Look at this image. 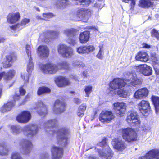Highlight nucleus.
<instances>
[{
  "mask_svg": "<svg viewBox=\"0 0 159 159\" xmlns=\"http://www.w3.org/2000/svg\"><path fill=\"white\" fill-rule=\"evenodd\" d=\"M11 132L14 135H16L22 132L26 136L32 137L36 134L38 131V128L36 125H27L22 127L16 125H13L11 127Z\"/></svg>",
  "mask_w": 159,
  "mask_h": 159,
  "instance_id": "nucleus-1",
  "label": "nucleus"
},
{
  "mask_svg": "<svg viewBox=\"0 0 159 159\" xmlns=\"http://www.w3.org/2000/svg\"><path fill=\"white\" fill-rule=\"evenodd\" d=\"M107 139L104 138L95 148V151L98 152L102 159H111L113 155L112 151L107 143Z\"/></svg>",
  "mask_w": 159,
  "mask_h": 159,
  "instance_id": "nucleus-2",
  "label": "nucleus"
},
{
  "mask_svg": "<svg viewBox=\"0 0 159 159\" xmlns=\"http://www.w3.org/2000/svg\"><path fill=\"white\" fill-rule=\"evenodd\" d=\"M57 141L58 144L66 146L70 135L69 129L66 127L61 128L57 133Z\"/></svg>",
  "mask_w": 159,
  "mask_h": 159,
  "instance_id": "nucleus-3",
  "label": "nucleus"
},
{
  "mask_svg": "<svg viewBox=\"0 0 159 159\" xmlns=\"http://www.w3.org/2000/svg\"><path fill=\"white\" fill-rule=\"evenodd\" d=\"M125 79L122 80L118 78L114 79L110 82L109 84L110 88L107 90V93L112 94L114 93V90L121 88L126 85L127 83L125 81Z\"/></svg>",
  "mask_w": 159,
  "mask_h": 159,
  "instance_id": "nucleus-4",
  "label": "nucleus"
},
{
  "mask_svg": "<svg viewBox=\"0 0 159 159\" xmlns=\"http://www.w3.org/2000/svg\"><path fill=\"white\" fill-rule=\"evenodd\" d=\"M125 82H127L126 85L130 87L131 86L137 87L139 86L141 84L142 79L141 78H138L135 73H129L127 75V77L124 79Z\"/></svg>",
  "mask_w": 159,
  "mask_h": 159,
  "instance_id": "nucleus-5",
  "label": "nucleus"
},
{
  "mask_svg": "<svg viewBox=\"0 0 159 159\" xmlns=\"http://www.w3.org/2000/svg\"><path fill=\"white\" fill-rule=\"evenodd\" d=\"M91 15V12L89 10L80 8L77 11L75 18L77 21L82 20L83 21L86 22Z\"/></svg>",
  "mask_w": 159,
  "mask_h": 159,
  "instance_id": "nucleus-6",
  "label": "nucleus"
},
{
  "mask_svg": "<svg viewBox=\"0 0 159 159\" xmlns=\"http://www.w3.org/2000/svg\"><path fill=\"white\" fill-rule=\"evenodd\" d=\"M123 138L128 142L134 141L137 139V134L131 128H126L123 129L122 131Z\"/></svg>",
  "mask_w": 159,
  "mask_h": 159,
  "instance_id": "nucleus-7",
  "label": "nucleus"
},
{
  "mask_svg": "<svg viewBox=\"0 0 159 159\" xmlns=\"http://www.w3.org/2000/svg\"><path fill=\"white\" fill-rule=\"evenodd\" d=\"M126 121L128 123L133 126H137L140 123L139 116L135 111H129L128 113Z\"/></svg>",
  "mask_w": 159,
  "mask_h": 159,
  "instance_id": "nucleus-8",
  "label": "nucleus"
},
{
  "mask_svg": "<svg viewBox=\"0 0 159 159\" xmlns=\"http://www.w3.org/2000/svg\"><path fill=\"white\" fill-rule=\"evenodd\" d=\"M17 59L16 56L13 52H10L5 57L2 64L3 68H8L11 67L15 61Z\"/></svg>",
  "mask_w": 159,
  "mask_h": 159,
  "instance_id": "nucleus-9",
  "label": "nucleus"
},
{
  "mask_svg": "<svg viewBox=\"0 0 159 159\" xmlns=\"http://www.w3.org/2000/svg\"><path fill=\"white\" fill-rule=\"evenodd\" d=\"M58 120L56 119L50 120L46 121L42 124L43 125H41V128H43L45 130L49 132L50 134H54L55 131L53 129L57 125Z\"/></svg>",
  "mask_w": 159,
  "mask_h": 159,
  "instance_id": "nucleus-10",
  "label": "nucleus"
},
{
  "mask_svg": "<svg viewBox=\"0 0 159 159\" xmlns=\"http://www.w3.org/2000/svg\"><path fill=\"white\" fill-rule=\"evenodd\" d=\"M57 50L58 53L61 54L64 57H69L71 56L72 54V49L70 47L65 44H59Z\"/></svg>",
  "mask_w": 159,
  "mask_h": 159,
  "instance_id": "nucleus-11",
  "label": "nucleus"
},
{
  "mask_svg": "<svg viewBox=\"0 0 159 159\" xmlns=\"http://www.w3.org/2000/svg\"><path fill=\"white\" fill-rule=\"evenodd\" d=\"M21 146L20 151L24 154L30 153L32 150V145L31 141L27 140H22L20 144Z\"/></svg>",
  "mask_w": 159,
  "mask_h": 159,
  "instance_id": "nucleus-12",
  "label": "nucleus"
},
{
  "mask_svg": "<svg viewBox=\"0 0 159 159\" xmlns=\"http://www.w3.org/2000/svg\"><path fill=\"white\" fill-rule=\"evenodd\" d=\"M138 106L139 111L145 116H147L150 111V104L148 101L142 100L139 103Z\"/></svg>",
  "mask_w": 159,
  "mask_h": 159,
  "instance_id": "nucleus-13",
  "label": "nucleus"
},
{
  "mask_svg": "<svg viewBox=\"0 0 159 159\" xmlns=\"http://www.w3.org/2000/svg\"><path fill=\"white\" fill-rule=\"evenodd\" d=\"M114 118V116L111 111H102L100 114L99 119L102 122H109Z\"/></svg>",
  "mask_w": 159,
  "mask_h": 159,
  "instance_id": "nucleus-14",
  "label": "nucleus"
},
{
  "mask_svg": "<svg viewBox=\"0 0 159 159\" xmlns=\"http://www.w3.org/2000/svg\"><path fill=\"white\" fill-rule=\"evenodd\" d=\"M52 157L53 159H61L62 156L63 150L61 148L53 145L51 149Z\"/></svg>",
  "mask_w": 159,
  "mask_h": 159,
  "instance_id": "nucleus-15",
  "label": "nucleus"
},
{
  "mask_svg": "<svg viewBox=\"0 0 159 159\" xmlns=\"http://www.w3.org/2000/svg\"><path fill=\"white\" fill-rule=\"evenodd\" d=\"M113 108L117 116H121L125 114L126 110V105L123 102H117L114 103Z\"/></svg>",
  "mask_w": 159,
  "mask_h": 159,
  "instance_id": "nucleus-16",
  "label": "nucleus"
},
{
  "mask_svg": "<svg viewBox=\"0 0 159 159\" xmlns=\"http://www.w3.org/2000/svg\"><path fill=\"white\" fill-rule=\"evenodd\" d=\"M7 21L10 24H13L19 21L20 19L19 12L9 13L7 16Z\"/></svg>",
  "mask_w": 159,
  "mask_h": 159,
  "instance_id": "nucleus-17",
  "label": "nucleus"
},
{
  "mask_svg": "<svg viewBox=\"0 0 159 159\" xmlns=\"http://www.w3.org/2000/svg\"><path fill=\"white\" fill-rule=\"evenodd\" d=\"M31 118L30 113L27 111H24L18 115L16 117V120L19 122L25 123L29 121Z\"/></svg>",
  "mask_w": 159,
  "mask_h": 159,
  "instance_id": "nucleus-18",
  "label": "nucleus"
},
{
  "mask_svg": "<svg viewBox=\"0 0 159 159\" xmlns=\"http://www.w3.org/2000/svg\"><path fill=\"white\" fill-rule=\"evenodd\" d=\"M65 110V104L64 102L59 100H56L53 109L54 112L56 114H59L63 112Z\"/></svg>",
  "mask_w": 159,
  "mask_h": 159,
  "instance_id": "nucleus-19",
  "label": "nucleus"
},
{
  "mask_svg": "<svg viewBox=\"0 0 159 159\" xmlns=\"http://www.w3.org/2000/svg\"><path fill=\"white\" fill-rule=\"evenodd\" d=\"M148 93V89L146 88H143L137 90L134 94V97L137 99L144 98L147 96Z\"/></svg>",
  "mask_w": 159,
  "mask_h": 159,
  "instance_id": "nucleus-20",
  "label": "nucleus"
},
{
  "mask_svg": "<svg viewBox=\"0 0 159 159\" xmlns=\"http://www.w3.org/2000/svg\"><path fill=\"white\" fill-rule=\"evenodd\" d=\"M135 58L136 60L143 62H147L149 59L148 53L144 50L138 52L135 56Z\"/></svg>",
  "mask_w": 159,
  "mask_h": 159,
  "instance_id": "nucleus-21",
  "label": "nucleus"
},
{
  "mask_svg": "<svg viewBox=\"0 0 159 159\" xmlns=\"http://www.w3.org/2000/svg\"><path fill=\"white\" fill-rule=\"evenodd\" d=\"M157 1L159 0H140L139 2L138 5L143 8L149 9L154 6L153 1Z\"/></svg>",
  "mask_w": 159,
  "mask_h": 159,
  "instance_id": "nucleus-22",
  "label": "nucleus"
},
{
  "mask_svg": "<svg viewBox=\"0 0 159 159\" xmlns=\"http://www.w3.org/2000/svg\"><path fill=\"white\" fill-rule=\"evenodd\" d=\"M55 82L59 87H62L70 85V83L69 80L64 77L59 76L55 80Z\"/></svg>",
  "mask_w": 159,
  "mask_h": 159,
  "instance_id": "nucleus-23",
  "label": "nucleus"
},
{
  "mask_svg": "<svg viewBox=\"0 0 159 159\" xmlns=\"http://www.w3.org/2000/svg\"><path fill=\"white\" fill-rule=\"evenodd\" d=\"M37 53L44 57H48L49 54V50L47 46L40 45L37 48Z\"/></svg>",
  "mask_w": 159,
  "mask_h": 159,
  "instance_id": "nucleus-24",
  "label": "nucleus"
},
{
  "mask_svg": "<svg viewBox=\"0 0 159 159\" xmlns=\"http://www.w3.org/2000/svg\"><path fill=\"white\" fill-rule=\"evenodd\" d=\"M114 148L119 150H122L125 149V146L124 143L120 139H115L112 143Z\"/></svg>",
  "mask_w": 159,
  "mask_h": 159,
  "instance_id": "nucleus-25",
  "label": "nucleus"
},
{
  "mask_svg": "<svg viewBox=\"0 0 159 159\" xmlns=\"http://www.w3.org/2000/svg\"><path fill=\"white\" fill-rule=\"evenodd\" d=\"M90 32L89 31H84L81 32L79 36V40L80 43H86L89 40L90 38Z\"/></svg>",
  "mask_w": 159,
  "mask_h": 159,
  "instance_id": "nucleus-26",
  "label": "nucleus"
},
{
  "mask_svg": "<svg viewBox=\"0 0 159 159\" xmlns=\"http://www.w3.org/2000/svg\"><path fill=\"white\" fill-rule=\"evenodd\" d=\"M131 92V89L128 85L123 89H120L118 92V95L120 97L126 98L127 96L130 95Z\"/></svg>",
  "mask_w": 159,
  "mask_h": 159,
  "instance_id": "nucleus-27",
  "label": "nucleus"
},
{
  "mask_svg": "<svg viewBox=\"0 0 159 159\" xmlns=\"http://www.w3.org/2000/svg\"><path fill=\"white\" fill-rule=\"evenodd\" d=\"M37 108H40L39 110L38 111V114L42 117H44L47 114V110L46 107L41 102H39Z\"/></svg>",
  "mask_w": 159,
  "mask_h": 159,
  "instance_id": "nucleus-28",
  "label": "nucleus"
},
{
  "mask_svg": "<svg viewBox=\"0 0 159 159\" xmlns=\"http://www.w3.org/2000/svg\"><path fill=\"white\" fill-rule=\"evenodd\" d=\"M14 101H11L5 104L0 109V111L2 113L11 110L15 106Z\"/></svg>",
  "mask_w": 159,
  "mask_h": 159,
  "instance_id": "nucleus-29",
  "label": "nucleus"
},
{
  "mask_svg": "<svg viewBox=\"0 0 159 159\" xmlns=\"http://www.w3.org/2000/svg\"><path fill=\"white\" fill-rule=\"evenodd\" d=\"M147 156H149L150 159H159V149L154 148L150 150Z\"/></svg>",
  "mask_w": 159,
  "mask_h": 159,
  "instance_id": "nucleus-30",
  "label": "nucleus"
},
{
  "mask_svg": "<svg viewBox=\"0 0 159 159\" xmlns=\"http://www.w3.org/2000/svg\"><path fill=\"white\" fill-rule=\"evenodd\" d=\"M39 67L41 70H56L57 66L51 63H48L45 64L40 63L39 65Z\"/></svg>",
  "mask_w": 159,
  "mask_h": 159,
  "instance_id": "nucleus-31",
  "label": "nucleus"
},
{
  "mask_svg": "<svg viewBox=\"0 0 159 159\" xmlns=\"http://www.w3.org/2000/svg\"><path fill=\"white\" fill-rule=\"evenodd\" d=\"M9 150V149L4 143L0 142V155L2 156L6 155Z\"/></svg>",
  "mask_w": 159,
  "mask_h": 159,
  "instance_id": "nucleus-32",
  "label": "nucleus"
},
{
  "mask_svg": "<svg viewBox=\"0 0 159 159\" xmlns=\"http://www.w3.org/2000/svg\"><path fill=\"white\" fill-rule=\"evenodd\" d=\"M152 100L155 107L156 112L158 113L159 111V97L152 96Z\"/></svg>",
  "mask_w": 159,
  "mask_h": 159,
  "instance_id": "nucleus-33",
  "label": "nucleus"
},
{
  "mask_svg": "<svg viewBox=\"0 0 159 159\" xmlns=\"http://www.w3.org/2000/svg\"><path fill=\"white\" fill-rule=\"evenodd\" d=\"M131 68L135 70H152L151 68L146 64H140L138 65H133Z\"/></svg>",
  "mask_w": 159,
  "mask_h": 159,
  "instance_id": "nucleus-34",
  "label": "nucleus"
},
{
  "mask_svg": "<svg viewBox=\"0 0 159 159\" xmlns=\"http://www.w3.org/2000/svg\"><path fill=\"white\" fill-rule=\"evenodd\" d=\"M86 107V104L84 103L82 104L80 106L77 111V115L79 117H82L83 116Z\"/></svg>",
  "mask_w": 159,
  "mask_h": 159,
  "instance_id": "nucleus-35",
  "label": "nucleus"
},
{
  "mask_svg": "<svg viewBox=\"0 0 159 159\" xmlns=\"http://www.w3.org/2000/svg\"><path fill=\"white\" fill-rule=\"evenodd\" d=\"M31 73V70H24L23 72H22L21 77L24 80V82L26 83L28 82L29 75Z\"/></svg>",
  "mask_w": 159,
  "mask_h": 159,
  "instance_id": "nucleus-36",
  "label": "nucleus"
},
{
  "mask_svg": "<svg viewBox=\"0 0 159 159\" xmlns=\"http://www.w3.org/2000/svg\"><path fill=\"white\" fill-rule=\"evenodd\" d=\"M51 91L50 89L47 87L43 86L39 88L37 91V94L40 95L46 93H49Z\"/></svg>",
  "mask_w": 159,
  "mask_h": 159,
  "instance_id": "nucleus-37",
  "label": "nucleus"
},
{
  "mask_svg": "<svg viewBox=\"0 0 159 159\" xmlns=\"http://www.w3.org/2000/svg\"><path fill=\"white\" fill-rule=\"evenodd\" d=\"M84 91L86 94L85 96L89 97L92 92V87L91 85H88L84 87Z\"/></svg>",
  "mask_w": 159,
  "mask_h": 159,
  "instance_id": "nucleus-38",
  "label": "nucleus"
},
{
  "mask_svg": "<svg viewBox=\"0 0 159 159\" xmlns=\"http://www.w3.org/2000/svg\"><path fill=\"white\" fill-rule=\"evenodd\" d=\"M85 53H88L93 52L95 50V47L93 45H84Z\"/></svg>",
  "mask_w": 159,
  "mask_h": 159,
  "instance_id": "nucleus-39",
  "label": "nucleus"
},
{
  "mask_svg": "<svg viewBox=\"0 0 159 159\" xmlns=\"http://www.w3.org/2000/svg\"><path fill=\"white\" fill-rule=\"evenodd\" d=\"M73 66L76 67H84L85 66V65L82 61H76L74 62L72 64Z\"/></svg>",
  "mask_w": 159,
  "mask_h": 159,
  "instance_id": "nucleus-40",
  "label": "nucleus"
},
{
  "mask_svg": "<svg viewBox=\"0 0 159 159\" xmlns=\"http://www.w3.org/2000/svg\"><path fill=\"white\" fill-rule=\"evenodd\" d=\"M77 32V30L72 28L67 30L66 32V33L67 35L69 36H75Z\"/></svg>",
  "mask_w": 159,
  "mask_h": 159,
  "instance_id": "nucleus-41",
  "label": "nucleus"
},
{
  "mask_svg": "<svg viewBox=\"0 0 159 159\" xmlns=\"http://www.w3.org/2000/svg\"><path fill=\"white\" fill-rule=\"evenodd\" d=\"M59 66L61 68L65 70H68L69 67V64L65 61H63L59 64Z\"/></svg>",
  "mask_w": 159,
  "mask_h": 159,
  "instance_id": "nucleus-42",
  "label": "nucleus"
},
{
  "mask_svg": "<svg viewBox=\"0 0 159 159\" xmlns=\"http://www.w3.org/2000/svg\"><path fill=\"white\" fill-rule=\"evenodd\" d=\"M123 2L125 3H129V1L131 2L130 6L131 9H133L134 7L137 0H121Z\"/></svg>",
  "mask_w": 159,
  "mask_h": 159,
  "instance_id": "nucleus-43",
  "label": "nucleus"
},
{
  "mask_svg": "<svg viewBox=\"0 0 159 159\" xmlns=\"http://www.w3.org/2000/svg\"><path fill=\"white\" fill-rule=\"evenodd\" d=\"M151 36L156 38L157 40H159V33L155 29H153L151 31Z\"/></svg>",
  "mask_w": 159,
  "mask_h": 159,
  "instance_id": "nucleus-44",
  "label": "nucleus"
},
{
  "mask_svg": "<svg viewBox=\"0 0 159 159\" xmlns=\"http://www.w3.org/2000/svg\"><path fill=\"white\" fill-rule=\"evenodd\" d=\"M30 21V20L29 19L24 18L21 20L20 23H19L20 27H22L23 26L25 25L27 23H28ZM22 27H21L20 29H22Z\"/></svg>",
  "mask_w": 159,
  "mask_h": 159,
  "instance_id": "nucleus-45",
  "label": "nucleus"
},
{
  "mask_svg": "<svg viewBox=\"0 0 159 159\" xmlns=\"http://www.w3.org/2000/svg\"><path fill=\"white\" fill-rule=\"evenodd\" d=\"M76 51L80 54L85 53L84 45L77 48H76Z\"/></svg>",
  "mask_w": 159,
  "mask_h": 159,
  "instance_id": "nucleus-46",
  "label": "nucleus"
},
{
  "mask_svg": "<svg viewBox=\"0 0 159 159\" xmlns=\"http://www.w3.org/2000/svg\"><path fill=\"white\" fill-rule=\"evenodd\" d=\"M151 58L152 60L154 62H156L158 60L157 54L154 52L151 54Z\"/></svg>",
  "mask_w": 159,
  "mask_h": 159,
  "instance_id": "nucleus-47",
  "label": "nucleus"
},
{
  "mask_svg": "<svg viewBox=\"0 0 159 159\" xmlns=\"http://www.w3.org/2000/svg\"><path fill=\"white\" fill-rule=\"evenodd\" d=\"M140 72L145 76H149L152 74V70H140Z\"/></svg>",
  "mask_w": 159,
  "mask_h": 159,
  "instance_id": "nucleus-48",
  "label": "nucleus"
},
{
  "mask_svg": "<svg viewBox=\"0 0 159 159\" xmlns=\"http://www.w3.org/2000/svg\"><path fill=\"white\" fill-rule=\"evenodd\" d=\"M11 159H22L20 155L17 152H13L11 156Z\"/></svg>",
  "mask_w": 159,
  "mask_h": 159,
  "instance_id": "nucleus-49",
  "label": "nucleus"
},
{
  "mask_svg": "<svg viewBox=\"0 0 159 159\" xmlns=\"http://www.w3.org/2000/svg\"><path fill=\"white\" fill-rule=\"evenodd\" d=\"M43 16L44 18V19L46 20L48 19H49L53 17L54 15L52 13H43Z\"/></svg>",
  "mask_w": 159,
  "mask_h": 159,
  "instance_id": "nucleus-50",
  "label": "nucleus"
},
{
  "mask_svg": "<svg viewBox=\"0 0 159 159\" xmlns=\"http://www.w3.org/2000/svg\"><path fill=\"white\" fill-rule=\"evenodd\" d=\"M42 73L44 74H53L56 73V70H42Z\"/></svg>",
  "mask_w": 159,
  "mask_h": 159,
  "instance_id": "nucleus-51",
  "label": "nucleus"
},
{
  "mask_svg": "<svg viewBox=\"0 0 159 159\" xmlns=\"http://www.w3.org/2000/svg\"><path fill=\"white\" fill-rule=\"evenodd\" d=\"M34 68V65L33 62L29 61L27 65V70H33Z\"/></svg>",
  "mask_w": 159,
  "mask_h": 159,
  "instance_id": "nucleus-52",
  "label": "nucleus"
},
{
  "mask_svg": "<svg viewBox=\"0 0 159 159\" xmlns=\"http://www.w3.org/2000/svg\"><path fill=\"white\" fill-rule=\"evenodd\" d=\"M143 129L145 132H149L151 129L150 126L148 125H144L143 127Z\"/></svg>",
  "mask_w": 159,
  "mask_h": 159,
  "instance_id": "nucleus-53",
  "label": "nucleus"
},
{
  "mask_svg": "<svg viewBox=\"0 0 159 159\" xmlns=\"http://www.w3.org/2000/svg\"><path fill=\"white\" fill-rule=\"evenodd\" d=\"M68 42L70 45H74L75 43V40L74 39L69 38L68 39Z\"/></svg>",
  "mask_w": 159,
  "mask_h": 159,
  "instance_id": "nucleus-54",
  "label": "nucleus"
},
{
  "mask_svg": "<svg viewBox=\"0 0 159 159\" xmlns=\"http://www.w3.org/2000/svg\"><path fill=\"white\" fill-rule=\"evenodd\" d=\"M10 27L12 30H16L17 28H20V26L18 23L17 24L12 25L10 26Z\"/></svg>",
  "mask_w": 159,
  "mask_h": 159,
  "instance_id": "nucleus-55",
  "label": "nucleus"
},
{
  "mask_svg": "<svg viewBox=\"0 0 159 159\" xmlns=\"http://www.w3.org/2000/svg\"><path fill=\"white\" fill-rule=\"evenodd\" d=\"M142 48H145L149 49L151 48V46L150 45L148 44L145 43H143L142 44Z\"/></svg>",
  "mask_w": 159,
  "mask_h": 159,
  "instance_id": "nucleus-56",
  "label": "nucleus"
},
{
  "mask_svg": "<svg viewBox=\"0 0 159 159\" xmlns=\"http://www.w3.org/2000/svg\"><path fill=\"white\" fill-rule=\"evenodd\" d=\"M102 48H100L99 52L96 55L97 57L100 59H102Z\"/></svg>",
  "mask_w": 159,
  "mask_h": 159,
  "instance_id": "nucleus-57",
  "label": "nucleus"
},
{
  "mask_svg": "<svg viewBox=\"0 0 159 159\" xmlns=\"http://www.w3.org/2000/svg\"><path fill=\"white\" fill-rule=\"evenodd\" d=\"M49 33L52 35L55 36H57L58 35L59 33L58 32L54 31H50Z\"/></svg>",
  "mask_w": 159,
  "mask_h": 159,
  "instance_id": "nucleus-58",
  "label": "nucleus"
},
{
  "mask_svg": "<svg viewBox=\"0 0 159 159\" xmlns=\"http://www.w3.org/2000/svg\"><path fill=\"white\" fill-rule=\"evenodd\" d=\"M19 92L20 95H23L25 93V90L22 87H21L20 88Z\"/></svg>",
  "mask_w": 159,
  "mask_h": 159,
  "instance_id": "nucleus-59",
  "label": "nucleus"
},
{
  "mask_svg": "<svg viewBox=\"0 0 159 159\" xmlns=\"http://www.w3.org/2000/svg\"><path fill=\"white\" fill-rule=\"evenodd\" d=\"M49 155L48 153H46L43 155L41 159H49Z\"/></svg>",
  "mask_w": 159,
  "mask_h": 159,
  "instance_id": "nucleus-60",
  "label": "nucleus"
},
{
  "mask_svg": "<svg viewBox=\"0 0 159 159\" xmlns=\"http://www.w3.org/2000/svg\"><path fill=\"white\" fill-rule=\"evenodd\" d=\"M26 52L28 57H30L31 58V51L30 49H25Z\"/></svg>",
  "mask_w": 159,
  "mask_h": 159,
  "instance_id": "nucleus-61",
  "label": "nucleus"
},
{
  "mask_svg": "<svg viewBox=\"0 0 159 159\" xmlns=\"http://www.w3.org/2000/svg\"><path fill=\"white\" fill-rule=\"evenodd\" d=\"M68 1L67 0H61V1L60 3H61V5L62 6H65L66 5H67L66 3H68Z\"/></svg>",
  "mask_w": 159,
  "mask_h": 159,
  "instance_id": "nucleus-62",
  "label": "nucleus"
},
{
  "mask_svg": "<svg viewBox=\"0 0 159 159\" xmlns=\"http://www.w3.org/2000/svg\"><path fill=\"white\" fill-rule=\"evenodd\" d=\"M74 102L76 104H80L81 102V100L78 98H75L74 99Z\"/></svg>",
  "mask_w": 159,
  "mask_h": 159,
  "instance_id": "nucleus-63",
  "label": "nucleus"
},
{
  "mask_svg": "<svg viewBox=\"0 0 159 159\" xmlns=\"http://www.w3.org/2000/svg\"><path fill=\"white\" fill-rule=\"evenodd\" d=\"M20 98V96L19 95L16 94L13 97V99L15 101L18 100Z\"/></svg>",
  "mask_w": 159,
  "mask_h": 159,
  "instance_id": "nucleus-64",
  "label": "nucleus"
}]
</instances>
